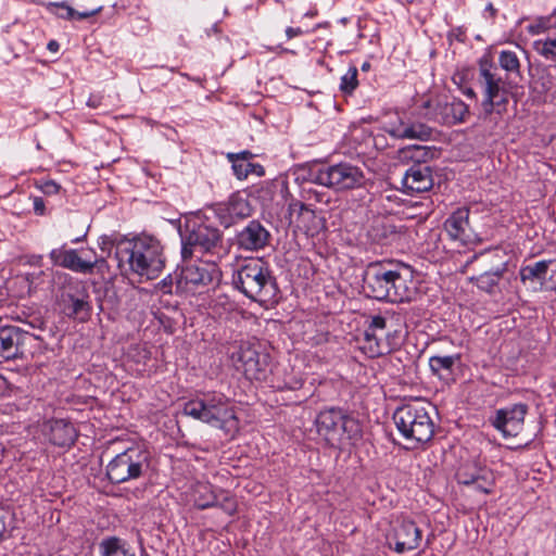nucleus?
<instances>
[{"instance_id":"obj_1","label":"nucleus","mask_w":556,"mask_h":556,"mask_svg":"<svg viewBox=\"0 0 556 556\" xmlns=\"http://www.w3.org/2000/svg\"><path fill=\"white\" fill-rule=\"evenodd\" d=\"M363 282L367 295L378 301L404 303L414 295L413 270L403 263L371 262L364 270Z\"/></svg>"},{"instance_id":"obj_2","label":"nucleus","mask_w":556,"mask_h":556,"mask_svg":"<svg viewBox=\"0 0 556 556\" xmlns=\"http://www.w3.org/2000/svg\"><path fill=\"white\" fill-rule=\"evenodd\" d=\"M165 262L164 248L154 236L141 233L119 243L117 266L122 271L152 280L161 275Z\"/></svg>"},{"instance_id":"obj_3","label":"nucleus","mask_w":556,"mask_h":556,"mask_svg":"<svg viewBox=\"0 0 556 556\" xmlns=\"http://www.w3.org/2000/svg\"><path fill=\"white\" fill-rule=\"evenodd\" d=\"M181 256L187 261L194 253L222 257L226 253L223 231L214 225L208 212L195 215L179 226Z\"/></svg>"},{"instance_id":"obj_4","label":"nucleus","mask_w":556,"mask_h":556,"mask_svg":"<svg viewBox=\"0 0 556 556\" xmlns=\"http://www.w3.org/2000/svg\"><path fill=\"white\" fill-rule=\"evenodd\" d=\"M231 285L235 290L262 305L274 304L279 299L277 279L269 265L262 258H253L233 270Z\"/></svg>"},{"instance_id":"obj_5","label":"nucleus","mask_w":556,"mask_h":556,"mask_svg":"<svg viewBox=\"0 0 556 556\" xmlns=\"http://www.w3.org/2000/svg\"><path fill=\"white\" fill-rule=\"evenodd\" d=\"M182 414L207 424L233 437L239 430V419L229 399L220 392L208 391L187 401Z\"/></svg>"},{"instance_id":"obj_6","label":"nucleus","mask_w":556,"mask_h":556,"mask_svg":"<svg viewBox=\"0 0 556 556\" xmlns=\"http://www.w3.org/2000/svg\"><path fill=\"white\" fill-rule=\"evenodd\" d=\"M300 178L334 191L361 188L366 181L363 169L349 162H340L332 165L323 163L309 164L300 169L298 179Z\"/></svg>"},{"instance_id":"obj_7","label":"nucleus","mask_w":556,"mask_h":556,"mask_svg":"<svg viewBox=\"0 0 556 556\" xmlns=\"http://www.w3.org/2000/svg\"><path fill=\"white\" fill-rule=\"evenodd\" d=\"M429 404L414 401L402 404L393 413V421L400 434L418 447L429 442L434 434V422L431 419Z\"/></svg>"},{"instance_id":"obj_8","label":"nucleus","mask_w":556,"mask_h":556,"mask_svg":"<svg viewBox=\"0 0 556 556\" xmlns=\"http://www.w3.org/2000/svg\"><path fill=\"white\" fill-rule=\"evenodd\" d=\"M317 433L329 446L339 447L362 438V427L356 418L340 407L320 410L315 418Z\"/></svg>"},{"instance_id":"obj_9","label":"nucleus","mask_w":556,"mask_h":556,"mask_svg":"<svg viewBox=\"0 0 556 556\" xmlns=\"http://www.w3.org/2000/svg\"><path fill=\"white\" fill-rule=\"evenodd\" d=\"M150 466V452L143 446H130L108 463L105 476L111 483L122 484L147 476Z\"/></svg>"},{"instance_id":"obj_10","label":"nucleus","mask_w":556,"mask_h":556,"mask_svg":"<svg viewBox=\"0 0 556 556\" xmlns=\"http://www.w3.org/2000/svg\"><path fill=\"white\" fill-rule=\"evenodd\" d=\"M478 84L482 90L481 102L484 116L494 112L502 114L508 104V92L504 86L503 78L497 73V67L489 56H482L479 62Z\"/></svg>"},{"instance_id":"obj_11","label":"nucleus","mask_w":556,"mask_h":556,"mask_svg":"<svg viewBox=\"0 0 556 556\" xmlns=\"http://www.w3.org/2000/svg\"><path fill=\"white\" fill-rule=\"evenodd\" d=\"M230 358L237 369H242L249 380L265 381L271 367V358L260 342H241Z\"/></svg>"},{"instance_id":"obj_12","label":"nucleus","mask_w":556,"mask_h":556,"mask_svg":"<svg viewBox=\"0 0 556 556\" xmlns=\"http://www.w3.org/2000/svg\"><path fill=\"white\" fill-rule=\"evenodd\" d=\"M214 219L229 228L252 215V206L245 195L240 192L232 193L226 201L213 204L206 210Z\"/></svg>"},{"instance_id":"obj_13","label":"nucleus","mask_w":556,"mask_h":556,"mask_svg":"<svg viewBox=\"0 0 556 556\" xmlns=\"http://www.w3.org/2000/svg\"><path fill=\"white\" fill-rule=\"evenodd\" d=\"M192 500L198 509L218 507L229 516H233L238 508L233 496L223 489H215L210 483H198L193 489Z\"/></svg>"},{"instance_id":"obj_14","label":"nucleus","mask_w":556,"mask_h":556,"mask_svg":"<svg viewBox=\"0 0 556 556\" xmlns=\"http://www.w3.org/2000/svg\"><path fill=\"white\" fill-rule=\"evenodd\" d=\"M222 279V270L215 262L188 264L179 274L178 285L185 283V288L198 290L212 285H218Z\"/></svg>"},{"instance_id":"obj_15","label":"nucleus","mask_w":556,"mask_h":556,"mask_svg":"<svg viewBox=\"0 0 556 556\" xmlns=\"http://www.w3.org/2000/svg\"><path fill=\"white\" fill-rule=\"evenodd\" d=\"M529 406L525 403L513 404L495 410L490 417L491 425L502 433L503 438H515L523 429Z\"/></svg>"},{"instance_id":"obj_16","label":"nucleus","mask_w":556,"mask_h":556,"mask_svg":"<svg viewBox=\"0 0 556 556\" xmlns=\"http://www.w3.org/2000/svg\"><path fill=\"white\" fill-rule=\"evenodd\" d=\"M384 131L395 139L428 141L432 138L433 129L421 122H414L397 116L396 121L388 122Z\"/></svg>"},{"instance_id":"obj_17","label":"nucleus","mask_w":556,"mask_h":556,"mask_svg":"<svg viewBox=\"0 0 556 556\" xmlns=\"http://www.w3.org/2000/svg\"><path fill=\"white\" fill-rule=\"evenodd\" d=\"M270 238L267 228L261 222L253 219L237 232L236 243L243 251H260L269 244Z\"/></svg>"},{"instance_id":"obj_18","label":"nucleus","mask_w":556,"mask_h":556,"mask_svg":"<svg viewBox=\"0 0 556 556\" xmlns=\"http://www.w3.org/2000/svg\"><path fill=\"white\" fill-rule=\"evenodd\" d=\"M390 542H394V552L404 554L416 549L421 541V530L412 520H402L393 528V532L389 538Z\"/></svg>"},{"instance_id":"obj_19","label":"nucleus","mask_w":556,"mask_h":556,"mask_svg":"<svg viewBox=\"0 0 556 556\" xmlns=\"http://www.w3.org/2000/svg\"><path fill=\"white\" fill-rule=\"evenodd\" d=\"M433 184L432 168L428 164H413L406 169L402 179L403 190L406 194L430 191Z\"/></svg>"},{"instance_id":"obj_20","label":"nucleus","mask_w":556,"mask_h":556,"mask_svg":"<svg viewBox=\"0 0 556 556\" xmlns=\"http://www.w3.org/2000/svg\"><path fill=\"white\" fill-rule=\"evenodd\" d=\"M29 333L15 326L0 329V358L14 359L23 354Z\"/></svg>"},{"instance_id":"obj_21","label":"nucleus","mask_w":556,"mask_h":556,"mask_svg":"<svg viewBox=\"0 0 556 556\" xmlns=\"http://www.w3.org/2000/svg\"><path fill=\"white\" fill-rule=\"evenodd\" d=\"M42 431L49 442L59 447H71L78 437L74 425L65 419H51L45 422Z\"/></svg>"},{"instance_id":"obj_22","label":"nucleus","mask_w":556,"mask_h":556,"mask_svg":"<svg viewBox=\"0 0 556 556\" xmlns=\"http://www.w3.org/2000/svg\"><path fill=\"white\" fill-rule=\"evenodd\" d=\"M49 257L53 266H60L80 274H91L99 262V260L94 262L84 261L79 257L76 250H66L65 245L51 250Z\"/></svg>"},{"instance_id":"obj_23","label":"nucleus","mask_w":556,"mask_h":556,"mask_svg":"<svg viewBox=\"0 0 556 556\" xmlns=\"http://www.w3.org/2000/svg\"><path fill=\"white\" fill-rule=\"evenodd\" d=\"M468 114V105L457 98L451 101H438L434 106V118L443 125L463 123Z\"/></svg>"},{"instance_id":"obj_24","label":"nucleus","mask_w":556,"mask_h":556,"mask_svg":"<svg viewBox=\"0 0 556 556\" xmlns=\"http://www.w3.org/2000/svg\"><path fill=\"white\" fill-rule=\"evenodd\" d=\"M470 211L467 206L455 210L444 222V229L453 240L465 242L469 237L467 229L469 227Z\"/></svg>"},{"instance_id":"obj_25","label":"nucleus","mask_w":556,"mask_h":556,"mask_svg":"<svg viewBox=\"0 0 556 556\" xmlns=\"http://www.w3.org/2000/svg\"><path fill=\"white\" fill-rule=\"evenodd\" d=\"M64 311L70 318L86 321L91 314L88 293L83 292L80 295L66 294L64 298Z\"/></svg>"},{"instance_id":"obj_26","label":"nucleus","mask_w":556,"mask_h":556,"mask_svg":"<svg viewBox=\"0 0 556 556\" xmlns=\"http://www.w3.org/2000/svg\"><path fill=\"white\" fill-rule=\"evenodd\" d=\"M100 556H137L130 544L116 535L103 538L99 544Z\"/></svg>"},{"instance_id":"obj_27","label":"nucleus","mask_w":556,"mask_h":556,"mask_svg":"<svg viewBox=\"0 0 556 556\" xmlns=\"http://www.w3.org/2000/svg\"><path fill=\"white\" fill-rule=\"evenodd\" d=\"M553 263V260H542L533 264L521 266L519 270L521 282H540V285L543 286L546 280L548 268Z\"/></svg>"},{"instance_id":"obj_28","label":"nucleus","mask_w":556,"mask_h":556,"mask_svg":"<svg viewBox=\"0 0 556 556\" xmlns=\"http://www.w3.org/2000/svg\"><path fill=\"white\" fill-rule=\"evenodd\" d=\"M460 359L459 354L439 356L434 355L429 358L431 371L439 378L446 381L452 380L454 365Z\"/></svg>"},{"instance_id":"obj_29","label":"nucleus","mask_w":556,"mask_h":556,"mask_svg":"<svg viewBox=\"0 0 556 556\" xmlns=\"http://www.w3.org/2000/svg\"><path fill=\"white\" fill-rule=\"evenodd\" d=\"M433 153L429 147L412 144L399 150L401 161L413 162V164H427Z\"/></svg>"},{"instance_id":"obj_30","label":"nucleus","mask_w":556,"mask_h":556,"mask_svg":"<svg viewBox=\"0 0 556 556\" xmlns=\"http://www.w3.org/2000/svg\"><path fill=\"white\" fill-rule=\"evenodd\" d=\"M486 470L485 467H481L477 463L468 462L457 469L456 480L459 484L471 485L481 475H485Z\"/></svg>"},{"instance_id":"obj_31","label":"nucleus","mask_w":556,"mask_h":556,"mask_svg":"<svg viewBox=\"0 0 556 556\" xmlns=\"http://www.w3.org/2000/svg\"><path fill=\"white\" fill-rule=\"evenodd\" d=\"M304 384L303 376L300 371H295L291 368L289 371L285 370L283 377L276 378L273 380V387L279 391L290 390L295 391L300 390Z\"/></svg>"},{"instance_id":"obj_32","label":"nucleus","mask_w":556,"mask_h":556,"mask_svg":"<svg viewBox=\"0 0 556 556\" xmlns=\"http://www.w3.org/2000/svg\"><path fill=\"white\" fill-rule=\"evenodd\" d=\"M533 50L545 61H556V36H546L545 38L533 41Z\"/></svg>"},{"instance_id":"obj_33","label":"nucleus","mask_w":556,"mask_h":556,"mask_svg":"<svg viewBox=\"0 0 556 556\" xmlns=\"http://www.w3.org/2000/svg\"><path fill=\"white\" fill-rule=\"evenodd\" d=\"M505 271V267L496 268L495 270L485 271L478 277L473 278L479 289L491 293Z\"/></svg>"},{"instance_id":"obj_34","label":"nucleus","mask_w":556,"mask_h":556,"mask_svg":"<svg viewBox=\"0 0 556 556\" xmlns=\"http://www.w3.org/2000/svg\"><path fill=\"white\" fill-rule=\"evenodd\" d=\"M233 175L239 180L247 179L249 175L253 174L257 177H263L265 175V168L263 165L258 163H252L251 161L243 162L241 164H236L232 167Z\"/></svg>"},{"instance_id":"obj_35","label":"nucleus","mask_w":556,"mask_h":556,"mask_svg":"<svg viewBox=\"0 0 556 556\" xmlns=\"http://www.w3.org/2000/svg\"><path fill=\"white\" fill-rule=\"evenodd\" d=\"M290 217L296 215V220H312L315 218V211L311 205L305 204L299 200H292L288 205Z\"/></svg>"},{"instance_id":"obj_36","label":"nucleus","mask_w":556,"mask_h":556,"mask_svg":"<svg viewBox=\"0 0 556 556\" xmlns=\"http://www.w3.org/2000/svg\"><path fill=\"white\" fill-rule=\"evenodd\" d=\"M358 71L357 67L352 65L348 72L340 79V91L345 96H351L358 86Z\"/></svg>"},{"instance_id":"obj_37","label":"nucleus","mask_w":556,"mask_h":556,"mask_svg":"<svg viewBox=\"0 0 556 556\" xmlns=\"http://www.w3.org/2000/svg\"><path fill=\"white\" fill-rule=\"evenodd\" d=\"M364 340L366 342L364 349L367 351L370 357L380 356L384 353L380 338L376 331H370L369 327H367L364 331Z\"/></svg>"},{"instance_id":"obj_38","label":"nucleus","mask_w":556,"mask_h":556,"mask_svg":"<svg viewBox=\"0 0 556 556\" xmlns=\"http://www.w3.org/2000/svg\"><path fill=\"white\" fill-rule=\"evenodd\" d=\"M124 240H128V237L123 235H103L99 238V248L106 256H110L112 250L115 249V258L117 260L118 247Z\"/></svg>"},{"instance_id":"obj_39","label":"nucleus","mask_w":556,"mask_h":556,"mask_svg":"<svg viewBox=\"0 0 556 556\" xmlns=\"http://www.w3.org/2000/svg\"><path fill=\"white\" fill-rule=\"evenodd\" d=\"M500 66L506 71L507 73H516L520 72V62L516 54V52L510 50H503L500 52L498 56Z\"/></svg>"},{"instance_id":"obj_40","label":"nucleus","mask_w":556,"mask_h":556,"mask_svg":"<svg viewBox=\"0 0 556 556\" xmlns=\"http://www.w3.org/2000/svg\"><path fill=\"white\" fill-rule=\"evenodd\" d=\"M47 8L60 18L73 21L76 17V10L70 7L65 1L50 2Z\"/></svg>"},{"instance_id":"obj_41","label":"nucleus","mask_w":556,"mask_h":556,"mask_svg":"<svg viewBox=\"0 0 556 556\" xmlns=\"http://www.w3.org/2000/svg\"><path fill=\"white\" fill-rule=\"evenodd\" d=\"M236 302L230 300V298L226 294L217 295L213 304V309L218 314L231 313L236 311Z\"/></svg>"},{"instance_id":"obj_42","label":"nucleus","mask_w":556,"mask_h":556,"mask_svg":"<svg viewBox=\"0 0 556 556\" xmlns=\"http://www.w3.org/2000/svg\"><path fill=\"white\" fill-rule=\"evenodd\" d=\"M493 484H494L493 476L489 469L485 471V475H481L477 479V481L471 483V485H473L476 491L482 492L484 494L492 493Z\"/></svg>"},{"instance_id":"obj_43","label":"nucleus","mask_w":556,"mask_h":556,"mask_svg":"<svg viewBox=\"0 0 556 556\" xmlns=\"http://www.w3.org/2000/svg\"><path fill=\"white\" fill-rule=\"evenodd\" d=\"M36 187L46 195L58 194L61 186L52 179H40L36 182Z\"/></svg>"},{"instance_id":"obj_44","label":"nucleus","mask_w":556,"mask_h":556,"mask_svg":"<svg viewBox=\"0 0 556 556\" xmlns=\"http://www.w3.org/2000/svg\"><path fill=\"white\" fill-rule=\"evenodd\" d=\"M226 157L229 163H231V168L235 167L236 164H241L243 162L251 161L254 157V154L249 150H243L238 153L229 152L226 154Z\"/></svg>"},{"instance_id":"obj_45","label":"nucleus","mask_w":556,"mask_h":556,"mask_svg":"<svg viewBox=\"0 0 556 556\" xmlns=\"http://www.w3.org/2000/svg\"><path fill=\"white\" fill-rule=\"evenodd\" d=\"M370 331H382L387 328V319L381 315L371 316L368 320Z\"/></svg>"},{"instance_id":"obj_46","label":"nucleus","mask_w":556,"mask_h":556,"mask_svg":"<svg viewBox=\"0 0 556 556\" xmlns=\"http://www.w3.org/2000/svg\"><path fill=\"white\" fill-rule=\"evenodd\" d=\"M33 208L36 215L43 216L46 214V205L43 199L40 197H34Z\"/></svg>"},{"instance_id":"obj_47","label":"nucleus","mask_w":556,"mask_h":556,"mask_svg":"<svg viewBox=\"0 0 556 556\" xmlns=\"http://www.w3.org/2000/svg\"><path fill=\"white\" fill-rule=\"evenodd\" d=\"M159 285H160V290L163 293H172L173 279H172L170 275H168L167 277L162 279Z\"/></svg>"},{"instance_id":"obj_48","label":"nucleus","mask_w":556,"mask_h":556,"mask_svg":"<svg viewBox=\"0 0 556 556\" xmlns=\"http://www.w3.org/2000/svg\"><path fill=\"white\" fill-rule=\"evenodd\" d=\"M303 34L304 31L300 27H287L286 29V36L289 40Z\"/></svg>"},{"instance_id":"obj_49","label":"nucleus","mask_w":556,"mask_h":556,"mask_svg":"<svg viewBox=\"0 0 556 556\" xmlns=\"http://www.w3.org/2000/svg\"><path fill=\"white\" fill-rule=\"evenodd\" d=\"M100 9L91 10V11H85V12H78L76 11V17L74 20H86L88 17H91L96 15Z\"/></svg>"},{"instance_id":"obj_50","label":"nucleus","mask_w":556,"mask_h":556,"mask_svg":"<svg viewBox=\"0 0 556 556\" xmlns=\"http://www.w3.org/2000/svg\"><path fill=\"white\" fill-rule=\"evenodd\" d=\"M8 380L2 375H0V397L4 396L8 393Z\"/></svg>"},{"instance_id":"obj_51","label":"nucleus","mask_w":556,"mask_h":556,"mask_svg":"<svg viewBox=\"0 0 556 556\" xmlns=\"http://www.w3.org/2000/svg\"><path fill=\"white\" fill-rule=\"evenodd\" d=\"M306 193L308 194V197H307L308 200L314 198L316 200V202H323V194L319 193L318 191L308 189V190H306Z\"/></svg>"},{"instance_id":"obj_52","label":"nucleus","mask_w":556,"mask_h":556,"mask_svg":"<svg viewBox=\"0 0 556 556\" xmlns=\"http://www.w3.org/2000/svg\"><path fill=\"white\" fill-rule=\"evenodd\" d=\"M484 12H485V13H489V16H490L491 18H494V17L496 16V14H497V9H495V8H494V5H493L491 2H489V3L485 5Z\"/></svg>"},{"instance_id":"obj_53","label":"nucleus","mask_w":556,"mask_h":556,"mask_svg":"<svg viewBox=\"0 0 556 556\" xmlns=\"http://www.w3.org/2000/svg\"><path fill=\"white\" fill-rule=\"evenodd\" d=\"M544 30V27L540 24L538 25H530L529 26V33L532 35H539Z\"/></svg>"},{"instance_id":"obj_54","label":"nucleus","mask_w":556,"mask_h":556,"mask_svg":"<svg viewBox=\"0 0 556 556\" xmlns=\"http://www.w3.org/2000/svg\"><path fill=\"white\" fill-rule=\"evenodd\" d=\"M136 22L140 23L139 33H147L149 30V26L147 25V21L140 17L135 18Z\"/></svg>"},{"instance_id":"obj_55","label":"nucleus","mask_w":556,"mask_h":556,"mask_svg":"<svg viewBox=\"0 0 556 556\" xmlns=\"http://www.w3.org/2000/svg\"><path fill=\"white\" fill-rule=\"evenodd\" d=\"M47 48L49 51L51 52H58L59 51V48H60V45L59 42H56L55 40H50L47 45Z\"/></svg>"},{"instance_id":"obj_56","label":"nucleus","mask_w":556,"mask_h":556,"mask_svg":"<svg viewBox=\"0 0 556 556\" xmlns=\"http://www.w3.org/2000/svg\"><path fill=\"white\" fill-rule=\"evenodd\" d=\"M463 93L469 98V99H472V100H476L477 99V93L476 91L472 89V88H466L463 90Z\"/></svg>"},{"instance_id":"obj_57","label":"nucleus","mask_w":556,"mask_h":556,"mask_svg":"<svg viewBox=\"0 0 556 556\" xmlns=\"http://www.w3.org/2000/svg\"><path fill=\"white\" fill-rule=\"evenodd\" d=\"M87 104L91 108H97L99 104V100L93 97H90Z\"/></svg>"},{"instance_id":"obj_58","label":"nucleus","mask_w":556,"mask_h":556,"mask_svg":"<svg viewBox=\"0 0 556 556\" xmlns=\"http://www.w3.org/2000/svg\"><path fill=\"white\" fill-rule=\"evenodd\" d=\"M328 27H330V23L329 22H323V23H318L313 30H316L318 28H328Z\"/></svg>"},{"instance_id":"obj_59","label":"nucleus","mask_w":556,"mask_h":556,"mask_svg":"<svg viewBox=\"0 0 556 556\" xmlns=\"http://www.w3.org/2000/svg\"><path fill=\"white\" fill-rule=\"evenodd\" d=\"M4 530H5L4 522H3V520L0 518V540L2 539V535H3Z\"/></svg>"},{"instance_id":"obj_60","label":"nucleus","mask_w":556,"mask_h":556,"mask_svg":"<svg viewBox=\"0 0 556 556\" xmlns=\"http://www.w3.org/2000/svg\"><path fill=\"white\" fill-rule=\"evenodd\" d=\"M370 67H371L370 63L366 61V62H364V63L362 64V67H361V68H362V71H365V72H366V71H369V68H370Z\"/></svg>"},{"instance_id":"obj_61","label":"nucleus","mask_w":556,"mask_h":556,"mask_svg":"<svg viewBox=\"0 0 556 556\" xmlns=\"http://www.w3.org/2000/svg\"><path fill=\"white\" fill-rule=\"evenodd\" d=\"M315 14H316L315 12H307V13L305 14V16H314Z\"/></svg>"}]
</instances>
